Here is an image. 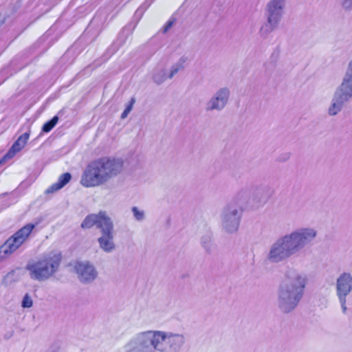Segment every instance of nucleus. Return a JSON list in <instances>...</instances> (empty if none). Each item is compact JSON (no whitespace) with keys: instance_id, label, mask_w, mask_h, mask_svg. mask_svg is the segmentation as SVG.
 <instances>
[{"instance_id":"nucleus-11","label":"nucleus","mask_w":352,"mask_h":352,"mask_svg":"<svg viewBox=\"0 0 352 352\" xmlns=\"http://www.w3.org/2000/svg\"><path fill=\"white\" fill-rule=\"evenodd\" d=\"M102 236L99 238L98 241L100 247L105 251L111 250L113 247V224L112 222L109 223L101 230Z\"/></svg>"},{"instance_id":"nucleus-18","label":"nucleus","mask_w":352,"mask_h":352,"mask_svg":"<svg viewBox=\"0 0 352 352\" xmlns=\"http://www.w3.org/2000/svg\"><path fill=\"white\" fill-rule=\"evenodd\" d=\"M32 306V300L31 298L28 294H26L23 297V299L22 301V307L29 308V307H31Z\"/></svg>"},{"instance_id":"nucleus-21","label":"nucleus","mask_w":352,"mask_h":352,"mask_svg":"<svg viewBox=\"0 0 352 352\" xmlns=\"http://www.w3.org/2000/svg\"><path fill=\"white\" fill-rule=\"evenodd\" d=\"M8 160H10V158L8 157H7V155L5 154L2 158L0 160V165L2 164L3 163H4L6 161H7Z\"/></svg>"},{"instance_id":"nucleus-10","label":"nucleus","mask_w":352,"mask_h":352,"mask_svg":"<svg viewBox=\"0 0 352 352\" xmlns=\"http://www.w3.org/2000/svg\"><path fill=\"white\" fill-rule=\"evenodd\" d=\"M352 289V278L349 274L344 273L337 280V292L339 298H344Z\"/></svg>"},{"instance_id":"nucleus-13","label":"nucleus","mask_w":352,"mask_h":352,"mask_svg":"<svg viewBox=\"0 0 352 352\" xmlns=\"http://www.w3.org/2000/svg\"><path fill=\"white\" fill-rule=\"evenodd\" d=\"M30 132H26L20 135L6 153L7 157L12 159L18 152L22 150V148L26 145L28 140L30 138Z\"/></svg>"},{"instance_id":"nucleus-8","label":"nucleus","mask_w":352,"mask_h":352,"mask_svg":"<svg viewBox=\"0 0 352 352\" xmlns=\"http://www.w3.org/2000/svg\"><path fill=\"white\" fill-rule=\"evenodd\" d=\"M111 219L106 215L104 212H99L98 214H90L87 215L81 223V228L83 229H89L94 226L101 230L110 223Z\"/></svg>"},{"instance_id":"nucleus-17","label":"nucleus","mask_w":352,"mask_h":352,"mask_svg":"<svg viewBox=\"0 0 352 352\" xmlns=\"http://www.w3.org/2000/svg\"><path fill=\"white\" fill-rule=\"evenodd\" d=\"M135 102V100L133 98H132L130 100L129 104H127V106L126 107L125 109L124 110V111L121 114V118L124 119V118H125L129 115V113L131 112V111L133 109V104H134Z\"/></svg>"},{"instance_id":"nucleus-20","label":"nucleus","mask_w":352,"mask_h":352,"mask_svg":"<svg viewBox=\"0 0 352 352\" xmlns=\"http://www.w3.org/2000/svg\"><path fill=\"white\" fill-rule=\"evenodd\" d=\"M173 24V21H168L164 26V32H167L168 30L172 27Z\"/></svg>"},{"instance_id":"nucleus-12","label":"nucleus","mask_w":352,"mask_h":352,"mask_svg":"<svg viewBox=\"0 0 352 352\" xmlns=\"http://www.w3.org/2000/svg\"><path fill=\"white\" fill-rule=\"evenodd\" d=\"M283 6V0H272L268 4L270 16L268 23L270 25H276L280 18V10Z\"/></svg>"},{"instance_id":"nucleus-14","label":"nucleus","mask_w":352,"mask_h":352,"mask_svg":"<svg viewBox=\"0 0 352 352\" xmlns=\"http://www.w3.org/2000/svg\"><path fill=\"white\" fill-rule=\"evenodd\" d=\"M71 179L72 175L69 173H65L60 175L58 179V181L52 184L45 190V194L50 195L58 191V190L63 188L67 184H68Z\"/></svg>"},{"instance_id":"nucleus-19","label":"nucleus","mask_w":352,"mask_h":352,"mask_svg":"<svg viewBox=\"0 0 352 352\" xmlns=\"http://www.w3.org/2000/svg\"><path fill=\"white\" fill-rule=\"evenodd\" d=\"M132 211L133 214L137 220H142L144 217V212L142 211H140L138 208L133 207L132 208Z\"/></svg>"},{"instance_id":"nucleus-7","label":"nucleus","mask_w":352,"mask_h":352,"mask_svg":"<svg viewBox=\"0 0 352 352\" xmlns=\"http://www.w3.org/2000/svg\"><path fill=\"white\" fill-rule=\"evenodd\" d=\"M336 96L338 103H333L329 109V113L331 116L336 115L340 110L342 102L352 96V72L351 74H347V77L341 84Z\"/></svg>"},{"instance_id":"nucleus-15","label":"nucleus","mask_w":352,"mask_h":352,"mask_svg":"<svg viewBox=\"0 0 352 352\" xmlns=\"http://www.w3.org/2000/svg\"><path fill=\"white\" fill-rule=\"evenodd\" d=\"M229 95V91L228 89H221L218 94L217 96L212 100V104L210 107L211 109H221L226 104Z\"/></svg>"},{"instance_id":"nucleus-6","label":"nucleus","mask_w":352,"mask_h":352,"mask_svg":"<svg viewBox=\"0 0 352 352\" xmlns=\"http://www.w3.org/2000/svg\"><path fill=\"white\" fill-rule=\"evenodd\" d=\"M166 335L160 331H148L144 334L139 352H153L154 349L163 351Z\"/></svg>"},{"instance_id":"nucleus-5","label":"nucleus","mask_w":352,"mask_h":352,"mask_svg":"<svg viewBox=\"0 0 352 352\" xmlns=\"http://www.w3.org/2000/svg\"><path fill=\"white\" fill-rule=\"evenodd\" d=\"M35 227L36 224L27 223L10 236L0 246V262L9 258L25 243L32 234Z\"/></svg>"},{"instance_id":"nucleus-16","label":"nucleus","mask_w":352,"mask_h":352,"mask_svg":"<svg viewBox=\"0 0 352 352\" xmlns=\"http://www.w3.org/2000/svg\"><path fill=\"white\" fill-rule=\"evenodd\" d=\"M58 121L57 116H54L50 120L46 122L42 127V131L44 133H48L56 126Z\"/></svg>"},{"instance_id":"nucleus-1","label":"nucleus","mask_w":352,"mask_h":352,"mask_svg":"<svg viewBox=\"0 0 352 352\" xmlns=\"http://www.w3.org/2000/svg\"><path fill=\"white\" fill-rule=\"evenodd\" d=\"M124 162L121 159L102 157L89 162L80 179L86 188L99 186L115 177L123 170Z\"/></svg>"},{"instance_id":"nucleus-2","label":"nucleus","mask_w":352,"mask_h":352,"mask_svg":"<svg viewBox=\"0 0 352 352\" xmlns=\"http://www.w3.org/2000/svg\"><path fill=\"white\" fill-rule=\"evenodd\" d=\"M316 234V232L313 230L303 229L300 232H293L289 236H285L273 246L270 253V258L278 262L289 256L306 243L313 239Z\"/></svg>"},{"instance_id":"nucleus-9","label":"nucleus","mask_w":352,"mask_h":352,"mask_svg":"<svg viewBox=\"0 0 352 352\" xmlns=\"http://www.w3.org/2000/svg\"><path fill=\"white\" fill-rule=\"evenodd\" d=\"M74 267L82 281L93 280L97 276L96 270L88 262H77Z\"/></svg>"},{"instance_id":"nucleus-3","label":"nucleus","mask_w":352,"mask_h":352,"mask_svg":"<svg viewBox=\"0 0 352 352\" xmlns=\"http://www.w3.org/2000/svg\"><path fill=\"white\" fill-rule=\"evenodd\" d=\"M305 286V279L294 272L287 275L285 289L280 294L284 311L287 312L294 309L301 298Z\"/></svg>"},{"instance_id":"nucleus-22","label":"nucleus","mask_w":352,"mask_h":352,"mask_svg":"<svg viewBox=\"0 0 352 352\" xmlns=\"http://www.w3.org/2000/svg\"><path fill=\"white\" fill-rule=\"evenodd\" d=\"M349 66L351 68L352 67V62L350 63Z\"/></svg>"},{"instance_id":"nucleus-4","label":"nucleus","mask_w":352,"mask_h":352,"mask_svg":"<svg viewBox=\"0 0 352 352\" xmlns=\"http://www.w3.org/2000/svg\"><path fill=\"white\" fill-rule=\"evenodd\" d=\"M61 258L58 256H45L27 265L32 278L42 281L48 279L57 271Z\"/></svg>"}]
</instances>
